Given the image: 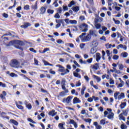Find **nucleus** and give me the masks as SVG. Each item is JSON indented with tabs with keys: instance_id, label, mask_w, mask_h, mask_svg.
Instances as JSON below:
<instances>
[{
	"instance_id": "obj_1",
	"label": "nucleus",
	"mask_w": 129,
	"mask_h": 129,
	"mask_svg": "<svg viewBox=\"0 0 129 129\" xmlns=\"http://www.w3.org/2000/svg\"><path fill=\"white\" fill-rule=\"evenodd\" d=\"M86 35V33H83L81 35H80V38L82 41V42H88L91 40V36L90 34H88L87 36ZM83 36H86L83 37Z\"/></svg>"
},
{
	"instance_id": "obj_2",
	"label": "nucleus",
	"mask_w": 129,
	"mask_h": 129,
	"mask_svg": "<svg viewBox=\"0 0 129 129\" xmlns=\"http://www.w3.org/2000/svg\"><path fill=\"white\" fill-rule=\"evenodd\" d=\"M79 28L82 32H84V33H86L88 31V25L85 23L80 25Z\"/></svg>"
},
{
	"instance_id": "obj_3",
	"label": "nucleus",
	"mask_w": 129,
	"mask_h": 129,
	"mask_svg": "<svg viewBox=\"0 0 129 129\" xmlns=\"http://www.w3.org/2000/svg\"><path fill=\"white\" fill-rule=\"evenodd\" d=\"M10 65L12 67H14L15 68H20V67L22 68V67L20 66V62L17 59L12 60Z\"/></svg>"
},
{
	"instance_id": "obj_4",
	"label": "nucleus",
	"mask_w": 129,
	"mask_h": 129,
	"mask_svg": "<svg viewBox=\"0 0 129 129\" xmlns=\"http://www.w3.org/2000/svg\"><path fill=\"white\" fill-rule=\"evenodd\" d=\"M55 22L57 24L55 26V29H58V28H60L61 27V24H62V27H65V25L64 24V20L56 19L55 20Z\"/></svg>"
},
{
	"instance_id": "obj_5",
	"label": "nucleus",
	"mask_w": 129,
	"mask_h": 129,
	"mask_svg": "<svg viewBox=\"0 0 129 129\" xmlns=\"http://www.w3.org/2000/svg\"><path fill=\"white\" fill-rule=\"evenodd\" d=\"M73 98V97L72 96H69L67 98H64L62 99V102L63 103H67L69 104V103H70L71 102V100Z\"/></svg>"
},
{
	"instance_id": "obj_6",
	"label": "nucleus",
	"mask_w": 129,
	"mask_h": 129,
	"mask_svg": "<svg viewBox=\"0 0 129 129\" xmlns=\"http://www.w3.org/2000/svg\"><path fill=\"white\" fill-rule=\"evenodd\" d=\"M98 41L96 39L93 40V41L90 43V45L93 48H96V47L98 46Z\"/></svg>"
},
{
	"instance_id": "obj_7",
	"label": "nucleus",
	"mask_w": 129,
	"mask_h": 129,
	"mask_svg": "<svg viewBox=\"0 0 129 129\" xmlns=\"http://www.w3.org/2000/svg\"><path fill=\"white\" fill-rule=\"evenodd\" d=\"M90 36H93V37H97V34H96V31L93 30H90L89 31V34Z\"/></svg>"
},
{
	"instance_id": "obj_8",
	"label": "nucleus",
	"mask_w": 129,
	"mask_h": 129,
	"mask_svg": "<svg viewBox=\"0 0 129 129\" xmlns=\"http://www.w3.org/2000/svg\"><path fill=\"white\" fill-rule=\"evenodd\" d=\"M117 49H123V50H126L127 49V47H126V45H123L122 44H119L116 47Z\"/></svg>"
},
{
	"instance_id": "obj_9",
	"label": "nucleus",
	"mask_w": 129,
	"mask_h": 129,
	"mask_svg": "<svg viewBox=\"0 0 129 129\" xmlns=\"http://www.w3.org/2000/svg\"><path fill=\"white\" fill-rule=\"evenodd\" d=\"M107 117V118H108V119L113 120V118H114V113L112 112H109Z\"/></svg>"
},
{
	"instance_id": "obj_10",
	"label": "nucleus",
	"mask_w": 129,
	"mask_h": 129,
	"mask_svg": "<svg viewBox=\"0 0 129 129\" xmlns=\"http://www.w3.org/2000/svg\"><path fill=\"white\" fill-rule=\"evenodd\" d=\"M70 124H73L74 127L75 128H77L78 127V125H77V123L74 121L73 119H71L70 121Z\"/></svg>"
},
{
	"instance_id": "obj_11",
	"label": "nucleus",
	"mask_w": 129,
	"mask_h": 129,
	"mask_svg": "<svg viewBox=\"0 0 129 129\" xmlns=\"http://www.w3.org/2000/svg\"><path fill=\"white\" fill-rule=\"evenodd\" d=\"M24 104L26 105L27 108H28V109H32V105L29 102H28L27 101H25Z\"/></svg>"
},
{
	"instance_id": "obj_12",
	"label": "nucleus",
	"mask_w": 129,
	"mask_h": 129,
	"mask_svg": "<svg viewBox=\"0 0 129 129\" xmlns=\"http://www.w3.org/2000/svg\"><path fill=\"white\" fill-rule=\"evenodd\" d=\"M94 26L97 30H99L101 28V24L96 21H95Z\"/></svg>"
},
{
	"instance_id": "obj_13",
	"label": "nucleus",
	"mask_w": 129,
	"mask_h": 129,
	"mask_svg": "<svg viewBox=\"0 0 129 129\" xmlns=\"http://www.w3.org/2000/svg\"><path fill=\"white\" fill-rule=\"evenodd\" d=\"M31 26V24L30 23H25L23 25H21V27L23 29H27L28 27H30Z\"/></svg>"
},
{
	"instance_id": "obj_14",
	"label": "nucleus",
	"mask_w": 129,
	"mask_h": 129,
	"mask_svg": "<svg viewBox=\"0 0 129 129\" xmlns=\"http://www.w3.org/2000/svg\"><path fill=\"white\" fill-rule=\"evenodd\" d=\"M81 101L78 99L77 97H75L73 99V103L74 104H76L77 103H80Z\"/></svg>"
},
{
	"instance_id": "obj_15",
	"label": "nucleus",
	"mask_w": 129,
	"mask_h": 129,
	"mask_svg": "<svg viewBox=\"0 0 129 129\" xmlns=\"http://www.w3.org/2000/svg\"><path fill=\"white\" fill-rule=\"evenodd\" d=\"M93 69H95V70H97L98 68H99V64L96 63L94 65H92L91 66Z\"/></svg>"
},
{
	"instance_id": "obj_16",
	"label": "nucleus",
	"mask_w": 129,
	"mask_h": 129,
	"mask_svg": "<svg viewBox=\"0 0 129 129\" xmlns=\"http://www.w3.org/2000/svg\"><path fill=\"white\" fill-rule=\"evenodd\" d=\"M55 110H52L51 111H50L49 113L48 114L49 115H51V116H55V115H56V114H57V112H55Z\"/></svg>"
},
{
	"instance_id": "obj_17",
	"label": "nucleus",
	"mask_w": 129,
	"mask_h": 129,
	"mask_svg": "<svg viewBox=\"0 0 129 129\" xmlns=\"http://www.w3.org/2000/svg\"><path fill=\"white\" fill-rule=\"evenodd\" d=\"M101 57H100V54L98 52L96 53V60L97 61V62H99V61H100V59H101Z\"/></svg>"
},
{
	"instance_id": "obj_18",
	"label": "nucleus",
	"mask_w": 129,
	"mask_h": 129,
	"mask_svg": "<svg viewBox=\"0 0 129 129\" xmlns=\"http://www.w3.org/2000/svg\"><path fill=\"white\" fill-rule=\"evenodd\" d=\"M94 125L95 126L96 129H102V126L101 125L98 124V123L97 122H94Z\"/></svg>"
},
{
	"instance_id": "obj_19",
	"label": "nucleus",
	"mask_w": 129,
	"mask_h": 129,
	"mask_svg": "<svg viewBox=\"0 0 129 129\" xmlns=\"http://www.w3.org/2000/svg\"><path fill=\"white\" fill-rule=\"evenodd\" d=\"M73 75L75 77H76L77 78H81V75L79 74L78 73H76L75 72H73Z\"/></svg>"
},
{
	"instance_id": "obj_20",
	"label": "nucleus",
	"mask_w": 129,
	"mask_h": 129,
	"mask_svg": "<svg viewBox=\"0 0 129 129\" xmlns=\"http://www.w3.org/2000/svg\"><path fill=\"white\" fill-rule=\"evenodd\" d=\"M125 95L123 93H121L120 95L118 96V100H120V99H122L124 98Z\"/></svg>"
},
{
	"instance_id": "obj_21",
	"label": "nucleus",
	"mask_w": 129,
	"mask_h": 129,
	"mask_svg": "<svg viewBox=\"0 0 129 129\" xmlns=\"http://www.w3.org/2000/svg\"><path fill=\"white\" fill-rule=\"evenodd\" d=\"M120 56L123 58H126L128 56V53L126 52H123L120 54Z\"/></svg>"
},
{
	"instance_id": "obj_22",
	"label": "nucleus",
	"mask_w": 129,
	"mask_h": 129,
	"mask_svg": "<svg viewBox=\"0 0 129 129\" xmlns=\"http://www.w3.org/2000/svg\"><path fill=\"white\" fill-rule=\"evenodd\" d=\"M10 123H13L15 125H18L19 124V123L18 122V121H17L16 120L13 119L10 120Z\"/></svg>"
},
{
	"instance_id": "obj_23",
	"label": "nucleus",
	"mask_w": 129,
	"mask_h": 129,
	"mask_svg": "<svg viewBox=\"0 0 129 129\" xmlns=\"http://www.w3.org/2000/svg\"><path fill=\"white\" fill-rule=\"evenodd\" d=\"M119 120H123V121H125V118L123 116L122 113H121L119 115Z\"/></svg>"
},
{
	"instance_id": "obj_24",
	"label": "nucleus",
	"mask_w": 129,
	"mask_h": 129,
	"mask_svg": "<svg viewBox=\"0 0 129 129\" xmlns=\"http://www.w3.org/2000/svg\"><path fill=\"white\" fill-rule=\"evenodd\" d=\"M46 8L44 7H42L40 9V14L41 15H44V14H45V13H46Z\"/></svg>"
},
{
	"instance_id": "obj_25",
	"label": "nucleus",
	"mask_w": 129,
	"mask_h": 129,
	"mask_svg": "<svg viewBox=\"0 0 129 129\" xmlns=\"http://www.w3.org/2000/svg\"><path fill=\"white\" fill-rule=\"evenodd\" d=\"M86 90V87L85 86L83 85L82 89H81V93L82 95H84V91Z\"/></svg>"
},
{
	"instance_id": "obj_26",
	"label": "nucleus",
	"mask_w": 129,
	"mask_h": 129,
	"mask_svg": "<svg viewBox=\"0 0 129 129\" xmlns=\"http://www.w3.org/2000/svg\"><path fill=\"white\" fill-rule=\"evenodd\" d=\"M93 77L94 79H96V80H97V82H100V81H101V78H100V77L95 75H93Z\"/></svg>"
},
{
	"instance_id": "obj_27",
	"label": "nucleus",
	"mask_w": 129,
	"mask_h": 129,
	"mask_svg": "<svg viewBox=\"0 0 129 129\" xmlns=\"http://www.w3.org/2000/svg\"><path fill=\"white\" fill-rule=\"evenodd\" d=\"M119 92H116L115 93H114V97L116 100L118 99V95H119Z\"/></svg>"
},
{
	"instance_id": "obj_28",
	"label": "nucleus",
	"mask_w": 129,
	"mask_h": 129,
	"mask_svg": "<svg viewBox=\"0 0 129 129\" xmlns=\"http://www.w3.org/2000/svg\"><path fill=\"white\" fill-rule=\"evenodd\" d=\"M72 10L75 12V13H77L80 10L79 7L76 6V7H73Z\"/></svg>"
},
{
	"instance_id": "obj_29",
	"label": "nucleus",
	"mask_w": 129,
	"mask_h": 129,
	"mask_svg": "<svg viewBox=\"0 0 129 129\" xmlns=\"http://www.w3.org/2000/svg\"><path fill=\"white\" fill-rule=\"evenodd\" d=\"M64 73H61L60 74V75H61V76H64V75H66V74H67V73H69V72H70V71H69L68 69H66V71L63 72Z\"/></svg>"
},
{
	"instance_id": "obj_30",
	"label": "nucleus",
	"mask_w": 129,
	"mask_h": 129,
	"mask_svg": "<svg viewBox=\"0 0 129 129\" xmlns=\"http://www.w3.org/2000/svg\"><path fill=\"white\" fill-rule=\"evenodd\" d=\"M16 105L17 106V107H18L19 109H21V110H23V109H24V107L21 105H19V104H18V103L16 102Z\"/></svg>"
},
{
	"instance_id": "obj_31",
	"label": "nucleus",
	"mask_w": 129,
	"mask_h": 129,
	"mask_svg": "<svg viewBox=\"0 0 129 129\" xmlns=\"http://www.w3.org/2000/svg\"><path fill=\"white\" fill-rule=\"evenodd\" d=\"M95 47H92V48L91 49V54H92L93 55V54H95V53H96V49H95Z\"/></svg>"
},
{
	"instance_id": "obj_32",
	"label": "nucleus",
	"mask_w": 129,
	"mask_h": 129,
	"mask_svg": "<svg viewBox=\"0 0 129 129\" xmlns=\"http://www.w3.org/2000/svg\"><path fill=\"white\" fill-rule=\"evenodd\" d=\"M32 9H33V10H34V11H35V10H37L38 9V5L37 4V2L35 4V5H32L31 6Z\"/></svg>"
},
{
	"instance_id": "obj_33",
	"label": "nucleus",
	"mask_w": 129,
	"mask_h": 129,
	"mask_svg": "<svg viewBox=\"0 0 129 129\" xmlns=\"http://www.w3.org/2000/svg\"><path fill=\"white\" fill-rule=\"evenodd\" d=\"M61 87L62 89H63V90H64L66 93H68L69 92L68 89H66V87H65V85H61Z\"/></svg>"
},
{
	"instance_id": "obj_34",
	"label": "nucleus",
	"mask_w": 129,
	"mask_h": 129,
	"mask_svg": "<svg viewBox=\"0 0 129 129\" xmlns=\"http://www.w3.org/2000/svg\"><path fill=\"white\" fill-rule=\"evenodd\" d=\"M126 106V103L123 102L120 105V107L122 109Z\"/></svg>"
},
{
	"instance_id": "obj_35",
	"label": "nucleus",
	"mask_w": 129,
	"mask_h": 129,
	"mask_svg": "<svg viewBox=\"0 0 129 129\" xmlns=\"http://www.w3.org/2000/svg\"><path fill=\"white\" fill-rule=\"evenodd\" d=\"M124 85V82L121 81L120 83L118 85V88H121Z\"/></svg>"
},
{
	"instance_id": "obj_36",
	"label": "nucleus",
	"mask_w": 129,
	"mask_h": 129,
	"mask_svg": "<svg viewBox=\"0 0 129 129\" xmlns=\"http://www.w3.org/2000/svg\"><path fill=\"white\" fill-rule=\"evenodd\" d=\"M16 43H17V44H18L20 46H23L24 45V42H23V41H22L17 40L16 41Z\"/></svg>"
},
{
	"instance_id": "obj_37",
	"label": "nucleus",
	"mask_w": 129,
	"mask_h": 129,
	"mask_svg": "<svg viewBox=\"0 0 129 129\" xmlns=\"http://www.w3.org/2000/svg\"><path fill=\"white\" fill-rule=\"evenodd\" d=\"M106 123V122L105 121V119H102L100 121V124L102 125H104Z\"/></svg>"
},
{
	"instance_id": "obj_38",
	"label": "nucleus",
	"mask_w": 129,
	"mask_h": 129,
	"mask_svg": "<svg viewBox=\"0 0 129 129\" xmlns=\"http://www.w3.org/2000/svg\"><path fill=\"white\" fill-rule=\"evenodd\" d=\"M58 127L59 129H65V128L64 127V124L61 123L58 124Z\"/></svg>"
},
{
	"instance_id": "obj_39",
	"label": "nucleus",
	"mask_w": 129,
	"mask_h": 129,
	"mask_svg": "<svg viewBox=\"0 0 129 129\" xmlns=\"http://www.w3.org/2000/svg\"><path fill=\"white\" fill-rule=\"evenodd\" d=\"M53 5H54V7L55 8L58 7L59 6V5L58 4V0H55V1L53 3Z\"/></svg>"
},
{
	"instance_id": "obj_40",
	"label": "nucleus",
	"mask_w": 129,
	"mask_h": 129,
	"mask_svg": "<svg viewBox=\"0 0 129 129\" xmlns=\"http://www.w3.org/2000/svg\"><path fill=\"white\" fill-rule=\"evenodd\" d=\"M74 5H75V3L74 1H72L70 4H69L68 7L69 8H71V7H72V6H74Z\"/></svg>"
},
{
	"instance_id": "obj_41",
	"label": "nucleus",
	"mask_w": 129,
	"mask_h": 129,
	"mask_svg": "<svg viewBox=\"0 0 129 129\" xmlns=\"http://www.w3.org/2000/svg\"><path fill=\"white\" fill-rule=\"evenodd\" d=\"M66 94H67V93L65 92V91H62L59 93V96H65V95H66Z\"/></svg>"
},
{
	"instance_id": "obj_42",
	"label": "nucleus",
	"mask_w": 129,
	"mask_h": 129,
	"mask_svg": "<svg viewBox=\"0 0 129 129\" xmlns=\"http://www.w3.org/2000/svg\"><path fill=\"white\" fill-rule=\"evenodd\" d=\"M58 71L59 72H65V71H66V70H65V68H64V67H62V68L58 69Z\"/></svg>"
},
{
	"instance_id": "obj_43",
	"label": "nucleus",
	"mask_w": 129,
	"mask_h": 129,
	"mask_svg": "<svg viewBox=\"0 0 129 129\" xmlns=\"http://www.w3.org/2000/svg\"><path fill=\"white\" fill-rule=\"evenodd\" d=\"M127 127V126H126V125L124 124H122L120 125V128L121 129H126Z\"/></svg>"
},
{
	"instance_id": "obj_44",
	"label": "nucleus",
	"mask_w": 129,
	"mask_h": 129,
	"mask_svg": "<svg viewBox=\"0 0 129 129\" xmlns=\"http://www.w3.org/2000/svg\"><path fill=\"white\" fill-rule=\"evenodd\" d=\"M1 86H2V87H3V88H6V87H7V85L3 82H0V87Z\"/></svg>"
},
{
	"instance_id": "obj_45",
	"label": "nucleus",
	"mask_w": 129,
	"mask_h": 129,
	"mask_svg": "<svg viewBox=\"0 0 129 129\" xmlns=\"http://www.w3.org/2000/svg\"><path fill=\"white\" fill-rule=\"evenodd\" d=\"M66 46H69L71 48H74V44L73 43H66Z\"/></svg>"
},
{
	"instance_id": "obj_46",
	"label": "nucleus",
	"mask_w": 129,
	"mask_h": 129,
	"mask_svg": "<svg viewBox=\"0 0 129 129\" xmlns=\"http://www.w3.org/2000/svg\"><path fill=\"white\" fill-rule=\"evenodd\" d=\"M57 12L58 14H61L62 13V7H59L57 9Z\"/></svg>"
},
{
	"instance_id": "obj_47",
	"label": "nucleus",
	"mask_w": 129,
	"mask_h": 129,
	"mask_svg": "<svg viewBox=\"0 0 129 129\" xmlns=\"http://www.w3.org/2000/svg\"><path fill=\"white\" fill-rule=\"evenodd\" d=\"M112 46V45L109 44L108 43L105 44V47L106 49H110V48H111Z\"/></svg>"
},
{
	"instance_id": "obj_48",
	"label": "nucleus",
	"mask_w": 129,
	"mask_h": 129,
	"mask_svg": "<svg viewBox=\"0 0 129 129\" xmlns=\"http://www.w3.org/2000/svg\"><path fill=\"white\" fill-rule=\"evenodd\" d=\"M10 76L11 77H18V75L14 73H11L10 74Z\"/></svg>"
},
{
	"instance_id": "obj_49",
	"label": "nucleus",
	"mask_w": 129,
	"mask_h": 129,
	"mask_svg": "<svg viewBox=\"0 0 129 129\" xmlns=\"http://www.w3.org/2000/svg\"><path fill=\"white\" fill-rule=\"evenodd\" d=\"M112 1L113 0H107L108 5L109 7H111V5H112Z\"/></svg>"
},
{
	"instance_id": "obj_50",
	"label": "nucleus",
	"mask_w": 129,
	"mask_h": 129,
	"mask_svg": "<svg viewBox=\"0 0 129 129\" xmlns=\"http://www.w3.org/2000/svg\"><path fill=\"white\" fill-rule=\"evenodd\" d=\"M123 64L120 63L119 64H118V68L119 69V70H122V69H123Z\"/></svg>"
},
{
	"instance_id": "obj_51",
	"label": "nucleus",
	"mask_w": 129,
	"mask_h": 129,
	"mask_svg": "<svg viewBox=\"0 0 129 129\" xmlns=\"http://www.w3.org/2000/svg\"><path fill=\"white\" fill-rule=\"evenodd\" d=\"M118 58H119V56L117 55H114L113 56V60H118Z\"/></svg>"
},
{
	"instance_id": "obj_52",
	"label": "nucleus",
	"mask_w": 129,
	"mask_h": 129,
	"mask_svg": "<svg viewBox=\"0 0 129 129\" xmlns=\"http://www.w3.org/2000/svg\"><path fill=\"white\" fill-rule=\"evenodd\" d=\"M54 18L55 19H60V15L58 13H56L54 15Z\"/></svg>"
},
{
	"instance_id": "obj_53",
	"label": "nucleus",
	"mask_w": 129,
	"mask_h": 129,
	"mask_svg": "<svg viewBox=\"0 0 129 129\" xmlns=\"http://www.w3.org/2000/svg\"><path fill=\"white\" fill-rule=\"evenodd\" d=\"M47 13H48V14H54V10H51V9H48L47 10Z\"/></svg>"
},
{
	"instance_id": "obj_54",
	"label": "nucleus",
	"mask_w": 129,
	"mask_h": 129,
	"mask_svg": "<svg viewBox=\"0 0 129 129\" xmlns=\"http://www.w3.org/2000/svg\"><path fill=\"white\" fill-rule=\"evenodd\" d=\"M128 112V111L127 110H125L123 111L122 114H123V115H124L125 116H126L127 115Z\"/></svg>"
},
{
	"instance_id": "obj_55",
	"label": "nucleus",
	"mask_w": 129,
	"mask_h": 129,
	"mask_svg": "<svg viewBox=\"0 0 129 129\" xmlns=\"http://www.w3.org/2000/svg\"><path fill=\"white\" fill-rule=\"evenodd\" d=\"M74 63L75 64H76V66L79 67V68L81 67L80 64L77 62L76 60H74Z\"/></svg>"
},
{
	"instance_id": "obj_56",
	"label": "nucleus",
	"mask_w": 129,
	"mask_h": 129,
	"mask_svg": "<svg viewBox=\"0 0 129 129\" xmlns=\"http://www.w3.org/2000/svg\"><path fill=\"white\" fill-rule=\"evenodd\" d=\"M72 31H73L74 32H76V31H78V28H77V27L76 26H74L72 29Z\"/></svg>"
},
{
	"instance_id": "obj_57",
	"label": "nucleus",
	"mask_w": 129,
	"mask_h": 129,
	"mask_svg": "<svg viewBox=\"0 0 129 129\" xmlns=\"http://www.w3.org/2000/svg\"><path fill=\"white\" fill-rule=\"evenodd\" d=\"M79 86H81V83H80V81L77 82L76 84V87H79Z\"/></svg>"
},
{
	"instance_id": "obj_58",
	"label": "nucleus",
	"mask_w": 129,
	"mask_h": 129,
	"mask_svg": "<svg viewBox=\"0 0 129 129\" xmlns=\"http://www.w3.org/2000/svg\"><path fill=\"white\" fill-rule=\"evenodd\" d=\"M84 120L86 121V122H89V123H90L91 122V119L88 118V119H84Z\"/></svg>"
},
{
	"instance_id": "obj_59",
	"label": "nucleus",
	"mask_w": 129,
	"mask_h": 129,
	"mask_svg": "<svg viewBox=\"0 0 129 129\" xmlns=\"http://www.w3.org/2000/svg\"><path fill=\"white\" fill-rule=\"evenodd\" d=\"M70 24H77V21L76 20H70Z\"/></svg>"
},
{
	"instance_id": "obj_60",
	"label": "nucleus",
	"mask_w": 129,
	"mask_h": 129,
	"mask_svg": "<svg viewBox=\"0 0 129 129\" xmlns=\"http://www.w3.org/2000/svg\"><path fill=\"white\" fill-rule=\"evenodd\" d=\"M49 73L50 74H53V75H55V74H56V72L55 71H53V70H52V69H50L49 70Z\"/></svg>"
},
{
	"instance_id": "obj_61",
	"label": "nucleus",
	"mask_w": 129,
	"mask_h": 129,
	"mask_svg": "<svg viewBox=\"0 0 129 129\" xmlns=\"http://www.w3.org/2000/svg\"><path fill=\"white\" fill-rule=\"evenodd\" d=\"M24 10H26V11H28V10H30V6L25 5L24 6Z\"/></svg>"
},
{
	"instance_id": "obj_62",
	"label": "nucleus",
	"mask_w": 129,
	"mask_h": 129,
	"mask_svg": "<svg viewBox=\"0 0 129 129\" xmlns=\"http://www.w3.org/2000/svg\"><path fill=\"white\" fill-rule=\"evenodd\" d=\"M65 83H66V80L65 79H62L61 83V85H65Z\"/></svg>"
},
{
	"instance_id": "obj_63",
	"label": "nucleus",
	"mask_w": 129,
	"mask_h": 129,
	"mask_svg": "<svg viewBox=\"0 0 129 129\" xmlns=\"http://www.w3.org/2000/svg\"><path fill=\"white\" fill-rule=\"evenodd\" d=\"M48 51H50V48H44L42 51V53H46V52H48Z\"/></svg>"
},
{
	"instance_id": "obj_64",
	"label": "nucleus",
	"mask_w": 129,
	"mask_h": 129,
	"mask_svg": "<svg viewBox=\"0 0 129 129\" xmlns=\"http://www.w3.org/2000/svg\"><path fill=\"white\" fill-rule=\"evenodd\" d=\"M87 101H88V102H92V101H93V98H92V97H90L88 98Z\"/></svg>"
}]
</instances>
